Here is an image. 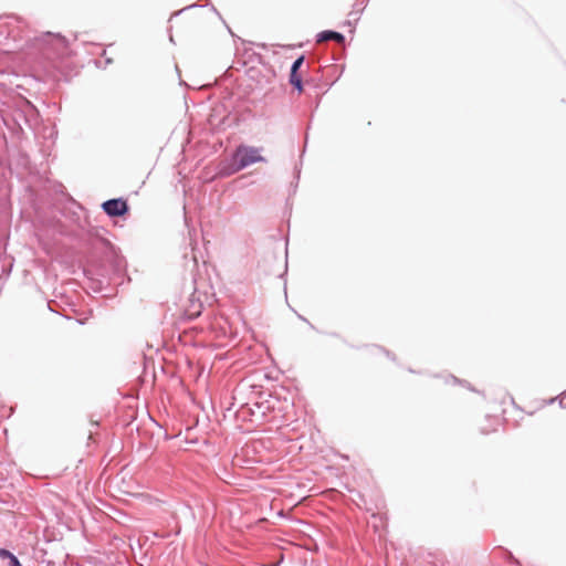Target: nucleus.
Instances as JSON below:
<instances>
[{
  "instance_id": "39448f33",
  "label": "nucleus",
  "mask_w": 566,
  "mask_h": 566,
  "mask_svg": "<svg viewBox=\"0 0 566 566\" xmlns=\"http://www.w3.org/2000/svg\"><path fill=\"white\" fill-rule=\"evenodd\" d=\"M10 557L11 553L9 551L0 548V566H9Z\"/></svg>"
},
{
  "instance_id": "f03ea898",
  "label": "nucleus",
  "mask_w": 566,
  "mask_h": 566,
  "mask_svg": "<svg viewBox=\"0 0 566 566\" xmlns=\"http://www.w3.org/2000/svg\"><path fill=\"white\" fill-rule=\"evenodd\" d=\"M104 211L112 217L123 216L128 207L123 199H112L103 203Z\"/></svg>"
},
{
  "instance_id": "f257e3e1",
  "label": "nucleus",
  "mask_w": 566,
  "mask_h": 566,
  "mask_svg": "<svg viewBox=\"0 0 566 566\" xmlns=\"http://www.w3.org/2000/svg\"><path fill=\"white\" fill-rule=\"evenodd\" d=\"M234 159L238 163V170L256 163L265 161V158L261 155L260 148L244 145L237 148Z\"/></svg>"
},
{
  "instance_id": "423d86ee",
  "label": "nucleus",
  "mask_w": 566,
  "mask_h": 566,
  "mask_svg": "<svg viewBox=\"0 0 566 566\" xmlns=\"http://www.w3.org/2000/svg\"><path fill=\"white\" fill-rule=\"evenodd\" d=\"M304 63V56L301 55L298 59H296L294 61V63L292 64V67H291V71H294V72H298L300 67L303 65Z\"/></svg>"
},
{
  "instance_id": "7ed1b4c3",
  "label": "nucleus",
  "mask_w": 566,
  "mask_h": 566,
  "mask_svg": "<svg viewBox=\"0 0 566 566\" xmlns=\"http://www.w3.org/2000/svg\"><path fill=\"white\" fill-rule=\"evenodd\" d=\"M336 41L338 43H343L345 38L343 34L335 32V31H323L317 35V42H325V41Z\"/></svg>"
},
{
  "instance_id": "0eeeda50",
  "label": "nucleus",
  "mask_w": 566,
  "mask_h": 566,
  "mask_svg": "<svg viewBox=\"0 0 566 566\" xmlns=\"http://www.w3.org/2000/svg\"><path fill=\"white\" fill-rule=\"evenodd\" d=\"M9 566H22L18 558L11 554V557L9 559Z\"/></svg>"
},
{
  "instance_id": "20e7f679",
  "label": "nucleus",
  "mask_w": 566,
  "mask_h": 566,
  "mask_svg": "<svg viewBox=\"0 0 566 566\" xmlns=\"http://www.w3.org/2000/svg\"><path fill=\"white\" fill-rule=\"evenodd\" d=\"M290 83L297 90L300 94L303 92L302 77L298 72H290Z\"/></svg>"
}]
</instances>
